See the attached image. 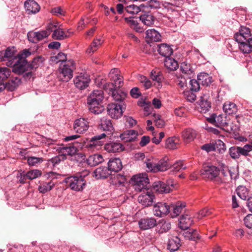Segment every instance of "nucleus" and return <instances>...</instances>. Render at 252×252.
<instances>
[{
	"mask_svg": "<svg viewBox=\"0 0 252 252\" xmlns=\"http://www.w3.org/2000/svg\"><path fill=\"white\" fill-rule=\"evenodd\" d=\"M104 98L103 92L101 90H94L87 97V104L89 110L93 113H101L104 108L101 103Z\"/></svg>",
	"mask_w": 252,
	"mask_h": 252,
	"instance_id": "1",
	"label": "nucleus"
},
{
	"mask_svg": "<svg viewBox=\"0 0 252 252\" xmlns=\"http://www.w3.org/2000/svg\"><path fill=\"white\" fill-rule=\"evenodd\" d=\"M83 174L78 176H72L65 179V182L67 186L73 190L81 191L85 188L86 182L84 177L88 175L89 172L88 170L84 171Z\"/></svg>",
	"mask_w": 252,
	"mask_h": 252,
	"instance_id": "2",
	"label": "nucleus"
},
{
	"mask_svg": "<svg viewBox=\"0 0 252 252\" xmlns=\"http://www.w3.org/2000/svg\"><path fill=\"white\" fill-rule=\"evenodd\" d=\"M75 69L74 61L71 59L68 60L60 67L59 80L66 82L69 81L73 77V72Z\"/></svg>",
	"mask_w": 252,
	"mask_h": 252,
	"instance_id": "3",
	"label": "nucleus"
},
{
	"mask_svg": "<svg viewBox=\"0 0 252 252\" xmlns=\"http://www.w3.org/2000/svg\"><path fill=\"white\" fill-rule=\"evenodd\" d=\"M106 136V134L103 133L100 135H95L92 137L89 141L81 140L82 143L81 145L78 146L80 148H86L89 151L94 152L101 149L103 144V142L101 140Z\"/></svg>",
	"mask_w": 252,
	"mask_h": 252,
	"instance_id": "4",
	"label": "nucleus"
},
{
	"mask_svg": "<svg viewBox=\"0 0 252 252\" xmlns=\"http://www.w3.org/2000/svg\"><path fill=\"white\" fill-rule=\"evenodd\" d=\"M131 183L134 189L137 191L147 189L149 179L146 173H140L133 176L131 179Z\"/></svg>",
	"mask_w": 252,
	"mask_h": 252,
	"instance_id": "5",
	"label": "nucleus"
},
{
	"mask_svg": "<svg viewBox=\"0 0 252 252\" xmlns=\"http://www.w3.org/2000/svg\"><path fill=\"white\" fill-rule=\"evenodd\" d=\"M109 78L111 81V83L106 84L104 85L105 89L109 87L120 88L123 85V78L120 75V71L117 68L111 70L109 74Z\"/></svg>",
	"mask_w": 252,
	"mask_h": 252,
	"instance_id": "6",
	"label": "nucleus"
},
{
	"mask_svg": "<svg viewBox=\"0 0 252 252\" xmlns=\"http://www.w3.org/2000/svg\"><path fill=\"white\" fill-rule=\"evenodd\" d=\"M14 59V62L9 60L8 62L6 63L7 66L12 67L13 72L17 74H21L28 70L27 67L30 64L27 62L20 58V57L15 58Z\"/></svg>",
	"mask_w": 252,
	"mask_h": 252,
	"instance_id": "7",
	"label": "nucleus"
},
{
	"mask_svg": "<svg viewBox=\"0 0 252 252\" xmlns=\"http://www.w3.org/2000/svg\"><path fill=\"white\" fill-rule=\"evenodd\" d=\"M174 182L169 179L166 183L158 182L154 186V189L160 193H169L176 188Z\"/></svg>",
	"mask_w": 252,
	"mask_h": 252,
	"instance_id": "8",
	"label": "nucleus"
},
{
	"mask_svg": "<svg viewBox=\"0 0 252 252\" xmlns=\"http://www.w3.org/2000/svg\"><path fill=\"white\" fill-rule=\"evenodd\" d=\"M200 173L203 178L213 180L219 175L220 169L214 165H206L203 167Z\"/></svg>",
	"mask_w": 252,
	"mask_h": 252,
	"instance_id": "9",
	"label": "nucleus"
},
{
	"mask_svg": "<svg viewBox=\"0 0 252 252\" xmlns=\"http://www.w3.org/2000/svg\"><path fill=\"white\" fill-rule=\"evenodd\" d=\"M91 82L90 76L85 73H80L74 79L75 87L81 90L87 88Z\"/></svg>",
	"mask_w": 252,
	"mask_h": 252,
	"instance_id": "10",
	"label": "nucleus"
},
{
	"mask_svg": "<svg viewBox=\"0 0 252 252\" xmlns=\"http://www.w3.org/2000/svg\"><path fill=\"white\" fill-rule=\"evenodd\" d=\"M107 111L108 115L113 119H118L120 118L123 114V110L121 104L111 103L107 106Z\"/></svg>",
	"mask_w": 252,
	"mask_h": 252,
	"instance_id": "11",
	"label": "nucleus"
},
{
	"mask_svg": "<svg viewBox=\"0 0 252 252\" xmlns=\"http://www.w3.org/2000/svg\"><path fill=\"white\" fill-rule=\"evenodd\" d=\"M47 31H49V34L53 32L52 37L56 40H63L69 37V34L67 35L62 29L57 28V26L53 24H49L47 27Z\"/></svg>",
	"mask_w": 252,
	"mask_h": 252,
	"instance_id": "12",
	"label": "nucleus"
},
{
	"mask_svg": "<svg viewBox=\"0 0 252 252\" xmlns=\"http://www.w3.org/2000/svg\"><path fill=\"white\" fill-rule=\"evenodd\" d=\"M170 207L165 202H158L153 207L154 214L158 217L167 215L169 212Z\"/></svg>",
	"mask_w": 252,
	"mask_h": 252,
	"instance_id": "13",
	"label": "nucleus"
},
{
	"mask_svg": "<svg viewBox=\"0 0 252 252\" xmlns=\"http://www.w3.org/2000/svg\"><path fill=\"white\" fill-rule=\"evenodd\" d=\"M153 199V193L151 189H147L143 190V192L139 195L138 200L143 206L147 207L152 204Z\"/></svg>",
	"mask_w": 252,
	"mask_h": 252,
	"instance_id": "14",
	"label": "nucleus"
},
{
	"mask_svg": "<svg viewBox=\"0 0 252 252\" xmlns=\"http://www.w3.org/2000/svg\"><path fill=\"white\" fill-rule=\"evenodd\" d=\"M15 58H18L16 56V50L14 47H8L6 49L4 52H0V60L1 61H8L11 60L15 61Z\"/></svg>",
	"mask_w": 252,
	"mask_h": 252,
	"instance_id": "15",
	"label": "nucleus"
},
{
	"mask_svg": "<svg viewBox=\"0 0 252 252\" xmlns=\"http://www.w3.org/2000/svg\"><path fill=\"white\" fill-rule=\"evenodd\" d=\"M78 143H74L73 145H69L68 146H62L60 147L59 153L62 155V159H64L66 158V156H73L75 155L77 152V145Z\"/></svg>",
	"mask_w": 252,
	"mask_h": 252,
	"instance_id": "16",
	"label": "nucleus"
},
{
	"mask_svg": "<svg viewBox=\"0 0 252 252\" xmlns=\"http://www.w3.org/2000/svg\"><path fill=\"white\" fill-rule=\"evenodd\" d=\"M89 123L84 118H80L74 122L73 129L77 133H82L87 130Z\"/></svg>",
	"mask_w": 252,
	"mask_h": 252,
	"instance_id": "17",
	"label": "nucleus"
},
{
	"mask_svg": "<svg viewBox=\"0 0 252 252\" xmlns=\"http://www.w3.org/2000/svg\"><path fill=\"white\" fill-rule=\"evenodd\" d=\"M138 225L142 230L149 229L157 225V221L155 219L153 218L142 219L138 221Z\"/></svg>",
	"mask_w": 252,
	"mask_h": 252,
	"instance_id": "18",
	"label": "nucleus"
},
{
	"mask_svg": "<svg viewBox=\"0 0 252 252\" xmlns=\"http://www.w3.org/2000/svg\"><path fill=\"white\" fill-rule=\"evenodd\" d=\"M118 88L113 87H109L108 89L106 90H109V94L111 93L114 100L117 101H122L126 98L127 94L121 90L117 89Z\"/></svg>",
	"mask_w": 252,
	"mask_h": 252,
	"instance_id": "19",
	"label": "nucleus"
},
{
	"mask_svg": "<svg viewBox=\"0 0 252 252\" xmlns=\"http://www.w3.org/2000/svg\"><path fill=\"white\" fill-rule=\"evenodd\" d=\"M251 36V32L249 28L241 26L239 29V32L235 34V39L237 42H242V40H247Z\"/></svg>",
	"mask_w": 252,
	"mask_h": 252,
	"instance_id": "20",
	"label": "nucleus"
},
{
	"mask_svg": "<svg viewBox=\"0 0 252 252\" xmlns=\"http://www.w3.org/2000/svg\"><path fill=\"white\" fill-rule=\"evenodd\" d=\"M229 153L230 157L233 159L240 158V156H248L245 145L243 147L233 146L229 148Z\"/></svg>",
	"mask_w": 252,
	"mask_h": 252,
	"instance_id": "21",
	"label": "nucleus"
},
{
	"mask_svg": "<svg viewBox=\"0 0 252 252\" xmlns=\"http://www.w3.org/2000/svg\"><path fill=\"white\" fill-rule=\"evenodd\" d=\"M25 7L28 14H35L39 12L40 7L34 0H27L24 3Z\"/></svg>",
	"mask_w": 252,
	"mask_h": 252,
	"instance_id": "22",
	"label": "nucleus"
},
{
	"mask_svg": "<svg viewBox=\"0 0 252 252\" xmlns=\"http://www.w3.org/2000/svg\"><path fill=\"white\" fill-rule=\"evenodd\" d=\"M179 221V227L183 230L188 229L193 222L192 218L188 214L182 215Z\"/></svg>",
	"mask_w": 252,
	"mask_h": 252,
	"instance_id": "23",
	"label": "nucleus"
},
{
	"mask_svg": "<svg viewBox=\"0 0 252 252\" xmlns=\"http://www.w3.org/2000/svg\"><path fill=\"white\" fill-rule=\"evenodd\" d=\"M105 150L109 153L121 152L124 150V146L119 142H110L104 146Z\"/></svg>",
	"mask_w": 252,
	"mask_h": 252,
	"instance_id": "24",
	"label": "nucleus"
},
{
	"mask_svg": "<svg viewBox=\"0 0 252 252\" xmlns=\"http://www.w3.org/2000/svg\"><path fill=\"white\" fill-rule=\"evenodd\" d=\"M122 163L119 158H111L108 163L109 170L117 172L122 169Z\"/></svg>",
	"mask_w": 252,
	"mask_h": 252,
	"instance_id": "25",
	"label": "nucleus"
},
{
	"mask_svg": "<svg viewBox=\"0 0 252 252\" xmlns=\"http://www.w3.org/2000/svg\"><path fill=\"white\" fill-rule=\"evenodd\" d=\"M138 132L135 130H128L122 133L120 137L122 140L125 142L134 141L137 137Z\"/></svg>",
	"mask_w": 252,
	"mask_h": 252,
	"instance_id": "26",
	"label": "nucleus"
},
{
	"mask_svg": "<svg viewBox=\"0 0 252 252\" xmlns=\"http://www.w3.org/2000/svg\"><path fill=\"white\" fill-rule=\"evenodd\" d=\"M146 38L148 42H158L161 39V35L155 30L150 29L146 31Z\"/></svg>",
	"mask_w": 252,
	"mask_h": 252,
	"instance_id": "27",
	"label": "nucleus"
},
{
	"mask_svg": "<svg viewBox=\"0 0 252 252\" xmlns=\"http://www.w3.org/2000/svg\"><path fill=\"white\" fill-rule=\"evenodd\" d=\"M196 131L192 128H187L183 131L182 137L184 141L186 142H189L193 141L196 136Z\"/></svg>",
	"mask_w": 252,
	"mask_h": 252,
	"instance_id": "28",
	"label": "nucleus"
},
{
	"mask_svg": "<svg viewBox=\"0 0 252 252\" xmlns=\"http://www.w3.org/2000/svg\"><path fill=\"white\" fill-rule=\"evenodd\" d=\"M41 174V171L39 170H31L27 172L26 174H24L23 176L21 175V177L19 180V181L20 183H24L25 182L24 180L26 179H28L29 180H33L40 176Z\"/></svg>",
	"mask_w": 252,
	"mask_h": 252,
	"instance_id": "29",
	"label": "nucleus"
},
{
	"mask_svg": "<svg viewBox=\"0 0 252 252\" xmlns=\"http://www.w3.org/2000/svg\"><path fill=\"white\" fill-rule=\"evenodd\" d=\"M158 51L162 56L167 58L169 57L173 53V50L171 47L165 43H162L158 45Z\"/></svg>",
	"mask_w": 252,
	"mask_h": 252,
	"instance_id": "30",
	"label": "nucleus"
},
{
	"mask_svg": "<svg viewBox=\"0 0 252 252\" xmlns=\"http://www.w3.org/2000/svg\"><path fill=\"white\" fill-rule=\"evenodd\" d=\"M139 19L146 26H151L154 24L155 18L150 12H145L139 16Z\"/></svg>",
	"mask_w": 252,
	"mask_h": 252,
	"instance_id": "31",
	"label": "nucleus"
},
{
	"mask_svg": "<svg viewBox=\"0 0 252 252\" xmlns=\"http://www.w3.org/2000/svg\"><path fill=\"white\" fill-rule=\"evenodd\" d=\"M180 240L177 236H173L169 239L167 248L171 252L177 250L180 246Z\"/></svg>",
	"mask_w": 252,
	"mask_h": 252,
	"instance_id": "32",
	"label": "nucleus"
},
{
	"mask_svg": "<svg viewBox=\"0 0 252 252\" xmlns=\"http://www.w3.org/2000/svg\"><path fill=\"white\" fill-rule=\"evenodd\" d=\"M180 144V138L174 136L169 137L166 140L165 147L169 149H175Z\"/></svg>",
	"mask_w": 252,
	"mask_h": 252,
	"instance_id": "33",
	"label": "nucleus"
},
{
	"mask_svg": "<svg viewBox=\"0 0 252 252\" xmlns=\"http://www.w3.org/2000/svg\"><path fill=\"white\" fill-rule=\"evenodd\" d=\"M103 161L102 156L100 154H94L89 156L87 159L88 164L91 166H96Z\"/></svg>",
	"mask_w": 252,
	"mask_h": 252,
	"instance_id": "34",
	"label": "nucleus"
},
{
	"mask_svg": "<svg viewBox=\"0 0 252 252\" xmlns=\"http://www.w3.org/2000/svg\"><path fill=\"white\" fill-rule=\"evenodd\" d=\"M151 77L153 81H156L155 85L157 86V88H161L162 77L158 69H154L151 71Z\"/></svg>",
	"mask_w": 252,
	"mask_h": 252,
	"instance_id": "35",
	"label": "nucleus"
},
{
	"mask_svg": "<svg viewBox=\"0 0 252 252\" xmlns=\"http://www.w3.org/2000/svg\"><path fill=\"white\" fill-rule=\"evenodd\" d=\"M197 80L200 85L208 86L212 82V77L208 74L203 72L198 75Z\"/></svg>",
	"mask_w": 252,
	"mask_h": 252,
	"instance_id": "36",
	"label": "nucleus"
},
{
	"mask_svg": "<svg viewBox=\"0 0 252 252\" xmlns=\"http://www.w3.org/2000/svg\"><path fill=\"white\" fill-rule=\"evenodd\" d=\"M20 79L17 76L12 77L6 84V89L9 91H14L19 85Z\"/></svg>",
	"mask_w": 252,
	"mask_h": 252,
	"instance_id": "37",
	"label": "nucleus"
},
{
	"mask_svg": "<svg viewBox=\"0 0 252 252\" xmlns=\"http://www.w3.org/2000/svg\"><path fill=\"white\" fill-rule=\"evenodd\" d=\"M164 63L165 66L168 69L174 70L178 67V62L170 56L165 58Z\"/></svg>",
	"mask_w": 252,
	"mask_h": 252,
	"instance_id": "38",
	"label": "nucleus"
},
{
	"mask_svg": "<svg viewBox=\"0 0 252 252\" xmlns=\"http://www.w3.org/2000/svg\"><path fill=\"white\" fill-rule=\"evenodd\" d=\"M157 168L155 169V170H157V172H162L167 170L170 167V164L168 162V158L165 157L160 159L157 163Z\"/></svg>",
	"mask_w": 252,
	"mask_h": 252,
	"instance_id": "39",
	"label": "nucleus"
},
{
	"mask_svg": "<svg viewBox=\"0 0 252 252\" xmlns=\"http://www.w3.org/2000/svg\"><path fill=\"white\" fill-rule=\"evenodd\" d=\"M185 207V203L177 202L175 204L173 205V212L171 213L172 218H175L178 216Z\"/></svg>",
	"mask_w": 252,
	"mask_h": 252,
	"instance_id": "40",
	"label": "nucleus"
},
{
	"mask_svg": "<svg viewBox=\"0 0 252 252\" xmlns=\"http://www.w3.org/2000/svg\"><path fill=\"white\" fill-rule=\"evenodd\" d=\"M208 97L206 94L200 96L199 104L203 111H208L211 108V103L208 100Z\"/></svg>",
	"mask_w": 252,
	"mask_h": 252,
	"instance_id": "41",
	"label": "nucleus"
},
{
	"mask_svg": "<svg viewBox=\"0 0 252 252\" xmlns=\"http://www.w3.org/2000/svg\"><path fill=\"white\" fill-rule=\"evenodd\" d=\"M183 235L186 239L196 241L200 238L196 230H189L183 233Z\"/></svg>",
	"mask_w": 252,
	"mask_h": 252,
	"instance_id": "42",
	"label": "nucleus"
},
{
	"mask_svg": "<svg viewBox=\"0 0 252 252\" xmlns=\"http://www.w3.org/2000/svg\"><path fill=\"white\" fill-rule=\"evenodd\" d=\"M223 109L226 113L229 115L235 113L237 110L236 104L231 102H225L223 104Z\"/></svg>",
	"mask_w": 252,
	"mask_h": 252,
	"instance_id": "43",
	"label": "nucleus"
},
{
	"mask_svg": "<svg viewBox=\"0 0 252 252\" xmlns=\"http://www.w3.org/2000/svg\"><path fill=\"white\" fill-rule=\"evenodd\" d=\"M54 186L55 183L53 181L43 183L38 186V190L40 192L44 193L51 190Z\"/></svg>",
	"mask_w": 252,
	"mask_h": 252,
	"instance_id": "44",
	"label": "nucleus"
},
{
	"mask_svg": "<svg viewBox=\"0 0 252 252\" xmlns=\"http://www.w3.org/2000/svg\"><path fill=\"white\" fill-rule=\"evenodd\" d=\"M112 182L116 185L125 186V184L126 183V179L124 175L117 174L114 176Z\"/></svg>",
	"mask_w": 252,
	"mask_h": 252,
	"instance_id": "45",
	"label": "nucleus"
},
{
	"mask_svg": "<svg viewBox=\"0 0 252 252\" xmlns=\"http://www.w3.org/2000/svg\"><path fill=\"white\" fill-rule=\"evenodd\" d=\"M101 127L103 130L112 132L114 130L111 120L107 119H102L101 120Z\"/></svg>",
	"mask_w": 252,
	"mask_h": 252,
	"instance_id": "46",
	"label": "nucleus"
},
{
	"mask_svg": "<svg viewBox=\"0 0 252 252\" xmlns=\"http://www.w3.org/2000/svg\"><path fill=\"white\" fill-rule=\"evenodd\" d=\"M50 61L54 63L62 62L63 64L66 61H67L66 55L62 52H60L56 56L51 57Z\"/></svg>",
	"mask_w": 252,
	"mask_h": 252,
	"instance_id": "47",
	"label": "nucleus"
},
{
	"mask_svg": "<svg viewBox=\"0 0 252 252\" xmlns=\"http://www.w3.org/2000/svg\"><path fill=\"white\" fill-rule=\"evenodd\" d=\"M210 121L218 127H220L223 126L224 123L223 122V117L220 115L218 116L216 114L212 115L210 118Z\"/></svg>",
	"mask_w": 252,
	"mask_h": 252,
	"instance_id": "48",
	"label": "nucleus"
},
{
	"mask_svg": "<svg viewBox=\"0 0 252 252\" xmlns=\"http://www.w3.org/2000/svg\"><path fill=\"white\" fill-rule=\"evenodd\" d=\"M236 192L237 195L243 200H246L249 197V190L245 186H239L236 189Z\"/></svg>",
	"mask_w": 252,
	"mask_h": 252,
	"instance_id": "49",
	"label": "nucleus"
},
{
	"mask_svg": "<svg viewBox=\"0 0 252 252\" xmlns=\"http://www.w3.org/2000/svg\"><path fill=\"white\" fill-rule=\"evenodd\" d=\"M102 43L100 39H94L93 42L91 43L90 47L88 49L87 52L90 54L93 53L96 51L99 48V46Z\"/></svg>",
	"mask_w": 252,
	"mask_h": 252,
	"instance_id": "50",
	"label": "nucleus"
},
{
	"mask_svg": "<svg viewBox=\"0 0 252 252\" xmlns=\"http://www.w3.org/2000/svg\"><path fill=\"white\" fill-rule=\"evenodd\" d=\"M94 174L97 178H106L109 175L108 171L106 167H99L97 168Z\"/></svg>",
	"mask_w": 252,
	"mask_h": 252,
	"instance_id": "51",
	"label": "nucleus"
},
{
	"mask_svg": "<svg viewBox=\"0 0 252 252\" xmlns=\"http://www.w3.org/2000/svg\"><path fill=\"white\" fill-rule=\"evenodd\" d=\"M27 160L28 164L31 166H36L43 161L42 158L36 157H28Z\"/></svg>",
	"mask_w": 252,
	"mask_h": 252,
	"instance_id": "52",
	"label": "nucleus"
},
{
	"mask_svg": "<svg viewBox=\"0 0 252 252\" xmlns=\"http://www.w3.org/2000/svg\"><path fill=\"white\" fill-rule=\"evenodd\" d=\"M138 79L146 89H148L151 87L152 85V82L146 76L139 75L138 76Z\"/></svg>",
	"mask_w": 252,
	"mask_h": 252,
	"instance_id": "53",
	"label": "nucleus"
},
{
	"mask_svg": "<svg viewBox=\"0 0 252 252\" xmlns=\"http://www.w3.org/2000/svg\"><path fill=\"white\" fill-rule=\"evenodd\" d=\"M239 43V48L240 51L244 54L250 53L252 49L248 43L245 40H242V42H238Z\"/></svg>",
	"mask_w": 252,
	"mask_h": 252,
	"instance_id": "54",
	"label": "nucleus"
},
{
	"mask_svg": "<svg viewBox=\"0 0 252 252\" xmlns=\"http://www.w3.org/2000/svg\"><path fill=\"white\" fill-rule=\"evenodd\" d=\"M215 146V151L219 153L222 154L224 153L226 150L225 144L220 139L217 140L214 143Z\"/></svg>",
	"mask_w": 252,
	"mask_h": 252,
	"instance_id": "55",
	"label": "nucleus"
},
{
	"mask_svg": "<svg viewBox=\"0 0 252 252\" xmlns=\"http://www.w3.org/2000/svg\"><path fill=\"white\" fill-rule=\"evenodd\" d=\"M180 69L185 74H190L193 72V70L190 64L184 62L181 64Z\"/></svg>",
	"mask_w": 252,
	"mask_h": 252,
	"instance_id": "56",
	"label": "nucleus"
},
{
	"mask_svg": "<svg viewBox=\"0 0 252 252\" xmlns=\"http://www.w3.org/2000/svg\"><path fill=\"white\" fill-rule=\"evenodd\" d=\"M160 229L158 231L159 233H162L167 232L171 228V224L168 221L162 220L159 224Z\"/></svg>",
	"mask_w": 252,
	"mask_h": 252,
	"instance_id": "57",
	"label": "nucleus"
},
{
	"mask_svg": "<svg viewBox=\"0 0 252 252\" xmlns=\"http://www.w3.org/2000/svg\"><path fill=\"white\" fill-rule=\"evenodd\" d=\"M11 71L6 67H0V80H4L10 76Z\"/></svg>",
	"mask_w": 252,
	"mask_h": 252,
	"instance_id": "58",
	"label": "nucleus"
},
{
	"mask_svg": "<svg viewBox=\"0 0 252 252\" xmlns=\"http://www.w3.org/2000/svg\"><path fill=\"white\" fill-rule=\"evenodd\" d=\"M146 167L148 168V170L152 172H157L156 170L155 169L157 168V163L154 162L150 159H148L145 161Z\"/></svg>",
	"mask_w": 252,
	"mask_h": 252,
	"instance_id": "59",
	"label": "nucleus"
},
{
	"mask_svg": "<svg viewBox=\"0 0 252 252\" xmlns=\"http://www.w3.org/2000/svg\"><path fill=\"white\" fill-rule=\"evenodd\" d=\"M125 9L127 13L132 14H137L140 11L139 7L134 4L127 6Z\"/></svg>",
	"mask_w": 252,
	"mask_h": 252,
	"instance_id": "60",
	"label": "nucleus"
},
{
	"mask_svg": "<svg viewBox=\"0 0 252 252\" xmlns=\"http://www.w3.org/2000/svg\"><path fill=\"white\" fill-rule=\"evenodd\" d=\"M172 171L175 172H179L181 170L185 169L186 167L184 165L183 161H178L175 162L171 167Z\"/></svg>",
	"mask_w": 252,
	"mask_h": 252,
	"instance_id": "61",
	"label": "nucleus"
},
{
	"mask_svg": "<svg viewBox=\"0 0 252 252\" xmlns=\"http://www.w3.org/2000/svg\"><path fill=\"white\" fill-rule=\"evenodd\" d=\"M138 105L144 108L145 116L149 115L150 111H151V106L149 103H147L145 101H139Z\"/></svg>",
	"mask_w": 252,
	"mask_h": 252,
	"instance_id": "62",
	"label": "nucleus"
},
{
	"mask_svg": "<svg viewBox=\"0 0 252 252\" xmlns=\"http://www.w3.org/2000/svg\"><path fill=\"white\" fill-rule=\"evenodd\" d=\"M211 212L208 209L204 208L200 210L196 215L195 218L198 220L202 219L203 217L208 216Z\"/></svg>",
	"mask_w": 252,
	"mask_h": 252,
	"instance_id": "63",
	"label": "nucleus"
},
{
	"mask_svg": "<svg viewBox=\"0 0 252 252\" xmlns=\"http://www.w3.org/2000/svg\"><path fill=\"white\" fill-rule=\"evenodd\" d=\"M244 223L246 227L252 229V214H248L244 218Z\"/></svg>",
	"mask_w": 252,
	"mask_h": 252,
	"instance_id": "64",
	"label": "nucleus"
}]
</instances>
